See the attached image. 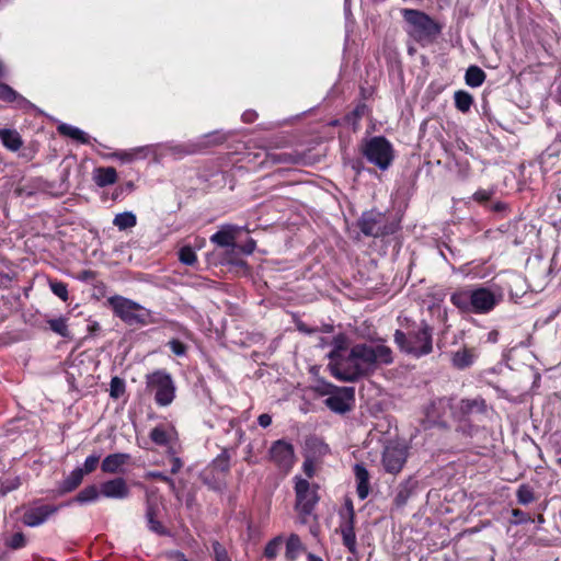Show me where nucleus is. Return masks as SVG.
I'll list each match as a JSON object with an SVG mask.
<instances>
[{
  "label": "nucleus",
  "instance_id": "36",
  "mask_svg": "<svg viewBox=\"0 0 561 561\" xmlns=\"http://www.w3.org/2000/svg\"><path fill=\"white\" fill-rule=\"evenodd\" d=\"M213 466L216 470L220 472H228L230 469V456L227 449H224L220 455L213 461Z\"/></svg>",
  "mask_w": 561,
  "mask_h": 561
},
{
  "label": "nucleus",
  "instance_id": "55",
  "mask_svg": "<svg viewBox=\"0 0 561 561\" xmlns=\"http://www.w3.org/2000/svg\"><path fill=\"white\" fill-rule=\"evenodd\" d=\"M304 471L305 473L307 474L308 478H312L313 473H314V468H313V463L312 461L310 460H306L304 462Z\"/></svg>",
  "mask_w": 561,
  "mask_h": 561
},
{
  "label": "nucleus",
  "instance_id": "49",
  "mask_svg": "<svg viewBox=\"0 0 561 561\" xmlns=\"http://www.w3.org/2000/svg\"><path fill=\"white\" fill-rule=\"evenodd\" d=\"M473 198H474V201L481 202V203L488 202L491 198V193L488 191L481 190V191H478L474 193Z\"/></svg>",
  "mask_w": 561,
  "mask_h": 561
},
{
  "label": "nucleus",
  "instance_id": "15",
  "mask_svg": "<svg viewBox=\"0 0 561 561\" xmlns=\"http://www.w3.org/2000/svg\"><path fill=\"white\" fill-rule=\"evenodd\" d=\"M228 139V135L219 130L211 131L203 135L196 142H191L181 149V152L186 154H194L202 149L218 146L224 144Z\"/></svg>",
  "mask_w": 561,
  "mask_h": 561
},
{
  "label": "nucleus",
  "instance_id": "4",
  "mask_svg": "<svg viewBox=\"0 0 561 561\" xmlns=\"http://www.w3.org/2000/svg\"><path fill=\"white\" fill-rule=\"evenodd\" d=\"M401 14L407 34L422 46L434 43L442 33L443 25L423 11L405 8Z\"/></svg>",
  "mask_w": 561,
  "mask_h": 561
},
{
  "label": "nucleus",
  "instance_id": "43",
  "mask_svg": "<svg viewBox=\"0 0 561 561\" xmlns=\"http://www.w3.org/2000/svg\"><path fill=\"white\" fill-rule=\"evenodd\" d=\"M168 346L170 347L171 352L176 356H184L187 352V346L178 339H172L168 342Z\"/></svg>",
  "mask_w": 561,
  "mask_h": 561
},
{
  "label": "nucleus",
  "instance_id": "29",
  "mask_svg": "<svg viewBox=\"0 0 561 561\" xmlns=\"http://www.w3.org/2000/svg\"><path fill=\"white\" fill-rule=\"evenodd\" d=\"M95 183L100 187L114 184L117 180V172L114 168H98L95 170Z\"/></svg>",
  "mask_w": 561,
  "mask_h": 561
},
{
  "label": "nucleus",
  "instance_id": "7",
  "mask_svg": "<svg viewBox=\"0 0 561 561\" xmlns=\"http://www.w3.org/2000/svg\"><path fill=\"white\" fill-rule=\"evenodd\" d=\"M363 154L380 170H387L393 161L392 145L382 136H376L366 141Z\"/></svg>",
  "mask_w": 561,
  "mask_h": 561
},
{
  "label": "nucleus",
  "instance_id": "62",
  "mask_svg": "<svg viewBox=\"0 0 561 561\" xmlns=\"http://www.w3.org/2000/svg\"><path fill=\"white\" fill-rule=\"evenodd\" d=\"M4 75H5V68L2 64V61L0 60V77H4Z\"/></svg>",
  "mask_w": 561,
  "mask_h": 561
},
{
  "label": "nucleus",
  "instance_id": "23",
  "mask_svg": "<svg viewBox=\"0 0 561 561\" xmlns=\"http://www.w3.org/2000/svg\"><path fill=\"white\" fill-rule=\"evenodd\" d=\"M158 506L150 501L147 502L146 519L151 531L164 536L168 535L165 527L157 519Z\"/></svg>",
  "mask_w": 561,
  "mask_h": 561
},
{
  "label": "nucleus",
  "instance_id": "61",
  "mask_svg": "<svg viewBox=\"0 0 561 561\" xmlns=\"http://www.w3.org/2000/svg\"><path fill=\"white\" fill-rule=\"evenodd\" d=\"M165 483H168V484H169V486H170L171 491H173V492L175 491V483H174V481H173L170 477L168 478V480L165 481Z\"/></svg>",
  "mask_w": 561,
  "mask_h": 561
},
{
  "label": "nucleus",
  "instance_id": "10",
  "mask_svg": "<svg viewBox=\"0 0 561 561\" xmlns=\"http://www.w3.org/2000/svg\"><path fill=\"white\" fill-rule=\"evenodd\" d=\"M323 393L329 394L324 400V404L335 413L344 414L351 411L355 402L354 387L327 385V390Z\"/></svg>",
  "mask_w": 561,
  "mask_h": 561
},
{
  "label": "nucleus",
  "instance_id": "46",
  "mask_svg": "<svg viewBox=\"0 0 561 561\" xmlns=\"http://www.w3.org/2000/svg\"><path fill=\"white\" fill-rule=\"evenodd\" d=\"M343 341H344L343 336H339L335 339V348L333 351H331L329 354V358L331 359L329 367L331 365L332 366L337 365L340 367V365L337 363L333 364L332 362L335 360L340 356V351L343 348V346H342Z\"/></svg>",
  "mask_w": 561,
  "mask_h": 561
},
{
  "label": "nucleus",
  "instance_id": "18",
  "mask_svg": "<svg viewBox=\"0 0 561 561\" xmlns=\"http://www.w3.org/2000/svg\"><path fill=\"white\" fill-rule=\"evenodd\" d=\"M130 455L125 453H115L107 455L101 462V470L104 473H123V467L130 460Z\"/></svg>",
  "mask_w": 561,
  "mask_h": 561
},
{
  "label": "nucleus",
  "instance_id": "5",
  "mask_svg": "<svg viewBox=\"0 0 561 561\" xmlns=\"http://www.w3.org/2000/svg\"><path fill=\"white\" fill-rule=\"evenodd\" d=\"M107 304L114 314L128 325H148L156 322L149 309L131 299L116 295L107 298Z\"/></svg>",
  "mask_w": 561,
  "mask_h": 561
},
{
  "label": "nucleus",
  "instance_id": "16",
  "mask_svg": "<svg viewBox=\"0 0 561 561\" xmlns=\"http://www.w3.org/2000/svg\"><path fill=\"white\" fill-rule=\"evenodd\" d=\"M100 492L105 497L123 500L129 496L130 489L126 480L118 477L101 483Z\"/></svg>",
  "mask_w": 561,
  "mask_h": 561
},
{
  "label": "nucleus",
  "instance_id": "12",
  "mask_svg": "<svg viewBox=\"0 0 561 561\" xmlns=\"http://www.w3.org/2000/svg\"><path fill=\"white\" fill-rule=\"evenodd\" d=\"M296 506L305 515H309L318 503L317 491L311 488L308 480L296 478L295 484Z\"/></svg>",
  "mask_w": 561,
  "mask_h": 561
},
{
  "label": "nucleus",
  "instance_id": "13",
  "mask_svg": "<svg viewBox=\"0 0 561 561\" xmlns=\"http://www.w3.org/2000/svg\"><path fill=\"white\" fill-rule=\"evenodd\" d=\"M408 457V449L404 446L394 444L388 445L382 454V465L387 472L397 474L399 473Z\"/></svg>",
  "mask_w": 561,
  "mask_h": 561
},
{
  "label": "nucleus",
  "instance_id": "48",
  "mask_svg": "<svg viewBox=\"0 0 561 561\" xmlns=\"http://www.w3.org/2000/svg\"><path fill=\"white\" fill-rule=\"evenodd\" d=\"M512 515L516 517V520L514 522L515 524H522L529 520L528 515L518 508H514L512 511Z\"/></svg>",
  "mask_w": 561,
  "mask_h": 561
},
{
  "label": "nucleus",
  "instance_id": "40",
  "mask_svg": "<svg viewBox=\"0 0 561 561\" xmlns=\"http://www.w3.org/2000/svg\"><path fill=\"white\" fill-rule=\"evenodd\" d=\"M179 260L185 265H193L197 257L194 250L191 247H183L179 251Z\"/></svg>",
  "mask_w": 561,
  "mask_h": 561
},
{
  "label": "nucleus",
  "instance_id": "21",
  "mask_svg": "<svg viewBox=\"0 0 561 561\" xmlns=\"http://www.w3.org/2000/svg\"><path fill=\"white\" fill-rule=\"evenodd\" d=\"M354 474L357 482V495L360 500H365L369 494V473L362 463L354 466Z\"/></svg>",
  "mask_w": 561,
  "mask_h": 561
},
{
  "label": "nucleus",
  "instance_id": "11",
  "mask_svg": "<svg viewBox=\"0 0 561 561\" xmlns=\"http://www.w3.org/2000/svg\"><path fill=\"white\" fill-rule=\"evenodd\" d=\"M270 458L278 469L287 473L295 462L293 445L284 439L274 442L270 448Z\"/></svg>",
  "mask_w": 561,
  "mask_h": 561
},
{
  "label": "nucleus",
  "instance_id": "37",
  "mask_svg": "<svg viewBox=\"0 0 561 561\" xmlns=\"http://www.w3.org/2000/svg\"><path fill=\"white\" fill-rule=\"evenodd\" d=\"M283 543V538L280 536L275 537L270 540L264 549V556L268 559H274L279 551V548Z\"/></svg>",
  "mask_w": 561,
  "mask_h": 561
},
{
  "label": "nucleus",
  "instance_id": "22",
  "mask_svg": "<svg viewBox=\"0 0 561 561\" xmlns=\"http://www.w3.org/2000/svg\"><path fill=\"white\" fill-rule=\"evenodd\" d=\"M476 357L473 350L463 347L453 354L451 364L457 369H465L474 363Z\"/></svg>",
  "mask_w": 561,
  "mask_h": 561
},
{
  "label": "nucleus",
  "instance_id": "9",
  "mask_svg": "<svg viewBox=\"0 0 561 561\" xmlns=\"http://www.w3.org/2000/svg\"><path fill=\"white\" fill-rule=\"evenodd\" d=\"M360 231L367 237H382L396 231L393 225H389L386 215L377 210L364 211L358 220Z\"/></svg>",
  "mask_w": 561,
  "mask_h": 561
},
{
  "label": "nucleus",
  "instance_id": "51",
  "mask_svg": "<svg viewBox=\"0 0 561 561\" xmlns=\"http://www.w3.org/2000/svg\"><path fill=\"white\" fill-rule=\"evenodd\" d=\"M171 463H172V466H171V473L172 474L178 473L181 470V468L183 467V462H182V460L179 457H173L171 459Z\"/></svg>",
  "mask_w": 561,
  "mask_h": 561
},
{
  "label": "nucleus",
  "instance_id": "1",
  "mask_svg": "<svg viewBox=\"0 0 561 561\" xmlns=\"http://www.w3.org/2000/svg\"><path fill=\"white\" fill-rule=\"evenodd\" d=\"M346 360L350 363L347 369L331 365L330 371L342 381L353 382L374 374L382 366L392 364L393 353L389 346L381 342L357 343L351 347Z\"/></svg>",
  "mask_w": 561,
  "mask_h": 561
},
{
  "label": "nucleus",
  "instance_id": "3",
  "mask_svg": "<svg viewBox=\"0 0 561 561\" xmlns=\"http://www.w3.org/2000/svg\"><path fill=\"white\" fill-rule=\"evenodd\" d=\"M393 339L401 352L415 358L433 351V328L425 321L412 327L407 333L397 330Z\"/></svg>",
  "mask_w": 561,
  "mask_h": 561
},
{
  "label": "nucleus",
  "instance_id": "26",
  "mask_svg": "<svg viewBox=\"0 0 561 561\" xmlns=\"http://www.w3.org/2000/svg\"><path fill=\"white\" fill-rule=\"evenodd\" d=\"M84 477V471L81 468H77L70 472V474L59 484L58 492L60 494L69 493L77 489Z\"/></svg>",
  "mask_w": 561,
  "mask_h": 561
},
{
  "label": "nucleus",
  "instance_id": "31",
  "mask_svg": "<svg viewBox=\"0 0 561 561\" xmlns=\"http://www.w3.org/2000/svg\"><path fill=\"white\" fill-rule=\"evenodd\" d=\"M485 80V72L478 66H470L465 75L466 83L471 88L480 87Z\"/></svg>",
  "mask_w": 561,
  "mask_h": 561
},
{
  "label": "nucleus",
  "instance_id": "42",
  "mask_svg": "<svg viewBox=\"0 0 561 561\" xmlns=\"http://www.w3.org/2000/svg\"><path fill=\"white\" fill-rule=\"evenodd\" d=\"M51 291L59 297L62 301L68 300L67 285L62 282H50L49 284Z\"/></svg>",
  "mask_w": 561,
  "mask_h": 561
},
{
  "label": "nucleus",
  "instance_id": "27",
  "mask_svg": "<svg viewBox=\"0 0 561 561\" xmlns=\"http://www.w3.org/2000/svg\"><path fill=\"white\" fill-rule=\"evenodd\" d=\"M57 129L60 135L77 140L80 144H89L90 141V136L78 127L60 124Z\"/></svg>",
  "mask_w": 561,
  "mask_h": 561
},
{
  "label": "nucleus",
  "instance_id": "47",
  "mask_svg": "<svg viewBox=\"0 0 561 561\" xmlns=\"http://www.w3.org/2000/svg\"><path fill=\"white\" fill-rule=\"evenodd\" d=\"M169 561H190L185 554L179 550H170L164 553Z\"/></svg>",
  "mask_w": 561,
  "mask_h": 561
},
{
  "label": "nucleus",
  "instance_id": "19",
  "mask_svg": "<svg viewBox=\"0 0 561 561\" xmlns=\"http://www.w3.org/2000/svg\"><path fill=\"white\" fill-rule=\"evenodd\" d=\"M0 100L8 103H15V106L21 110H31L34 107L28 100L3 82H0Z\"/></svg>",
  "mask_w": 561,
  "mask_h": 561
},
{
  "label": "nucleus",
  "instance_id": "39",
  "mask_svg": "<svg viewBox=\"0 0 561 561\" xmlns=\"http://www.w3.org/2000/svg\"><path fill=\"white\" fill-rule=\"evenodd\" d=\"M125 392V382L118 377H113L110 383V396L114 399L121 398Z\"/></svg>",
  "mask_w": 561,
  "mask_h": 561
},
{
  "label": "nucleus",
  "instance_id": "20",
  "mask_svg": "<svg viewBox=\"0 0 561 561\" xmlns=\"http://www.w3.org/2000/svg\"><path fill=\"white\" fill-rule=\"evenodd\" d=\"M458 410L462 416L483 414L486 411L485 400L481 397L462 399L459 402Z\"/></svg>",
  "mask_w": 561,
  "mask_h": 561
},
{
  "label": "nucleus",
  "instance_id": "33",
  "mask_svg": "<svg viewBox=\"0 0 561 561\" xmlns=\"http://www.w3.org/2000/svg\"><path fill=\"white\" fill-rule=\"evenodd\" d=\"M454 99H455V106L458 111H460L462 113L469 112V110L473 103V98L469 92L463 91V90H458L455 92Z\"/></svg>",
  "mask_w": 561,
  "mask_h": 561
},
{
  "label": "nucleus",
  "instance_id": "38",
  "mask_svg": "<svg viewBox=\"0 0 561 561\" xmlns=\"http://www.w3.org/2000/svg\"><path fill=\"white\" fill-rule=\"evenodd\" d=\"M150 438L157 445L164 446L169 443V435L162 426H156L150 432Z\"/></svg>",
  "mask_w": 561,
  "mask_h": 561
},
{
  "label": "nucleus",
  "instance_id": "34",
  "mask_svg": "<svg viewBox=\"0 0 561 561\" xmlns=\"http://www.w3.org/2000/svg\"><path fill=\"white\" fill-rule=\"evenodd\" d=\"M49 329L62 337H70V332L65 318L48 320Z\"/></svg>",
  "mask_w": 561,
  "mask_h": 561
},
{
  "label": "nucleus",
  "instance_id": "28",
  "mask_svg": "<svg viewBox=\"0 0 561 561\" xmlns=\"http://www.w3.org/2000/svg\"><path fill=\"white\" fill-rule=\"evenodd\" d=\"M302 551H305V546L302 545L299 536L291 534L286 542L285 559L287 561H296L299 553Z\"/></svg>",
  "mask_w": 561,
  "mask_h": 561
},
{
  "label": "nucleus",
  "instance_id": "44",
  "mask_svg": "<svg viewBox=\"0 0 561 561\" xmlns=\"http://www.w3.org/2000/svg\"><path fill=\"white\" fill-rule=\"evenodd\" d=\"M99 461H100V456H98V455H91V456L87 457L84 460V463H83V468H82L84 471V474L93 472L96 469Z\"/></svg>",
  "mask_w": 561,
  "mask_h": 561
},
{
  "label": "nucleus",
  "instance_id": "50",
  "mask_svg": "<svg viewBox=\"0 0 561 561\" xmlns=\"http://www.w3.org/2000/svg\"><path fill=\"white\" fill-rule=\"evenodd\" d=\"M257 423H259V425H260V426H262V427H264V428H265V427H267V426H270V425H271V423H272V417H271V415H270V414H267V413H263V414H261V415L257 417Z\"/></svg>",
  "mask_w": 561,
  "mask_h": 561
},
{
  "label": "nucleus",
  "instance_id": "59",
  "mask_svg": "<svg viewBox=\"0 0 561 561\" xmlns=\"http://www.w3.org/2000/svg\"><path fill=\"white\" fill-rule=\"evenodd\" d=\"M507 205L502 202H496L492 205L491 209L496 213L504 211L506 209Z\"/></svg>",
  "mask_w": 561,
  "mask_h": 561
},
{
  "label": "nucleus",
  "instance_id": "25",
  "mask_svg": "<svg viewBox=\"0 0 561 561\" xmlns=\"http://www.w3.org/2000/svg\"><path fill=\"white\" fill-rule=\"evenodd\" d=\"M0 139L2 145L11 151H18L23 146L20 134L14 129L0 128Z\"/></svg>",
  "mask_w": 561,
  "mask_h": 561
},
{
  "label": "nucleus",
  "instance_id": "57",
  "mask_svg": "<svg viewBox=\"0 0 561 561\" xmlns=\"http://www.w3.org/2000/svg\"><path fill=\"white\" fill-rule=\"evenodd\" d=\"M365 111H366V105L365 104H359L353 111V115L356 118H360L365 114Z\"/></svg>",
  "mask_w": 561,
  "mask_h": 561
},
{
  "label": "nucleus",
  "instance_id": "63",
  "mask_svg": "<svg viewBox=\"0 0 561 561\" xmlns=\"http://www.w3.org/2000/svg\"><path fill=\"white\" fill-rule=\"evenodd\" d=\"M298 328H299L300 331H304V332H307V333H311V332L314 331V330L307 329V327H305V325H299Z\"/></svg>",
  "mask_w": 561,
  "mask_h": 561
},
{
  "label": "nucleus",
  "instance_id": "2",
  "mask_svg": "<svg viewBox=\"0 0 561 561\" xmlns=\"http://www.w3.org/2000/svg\"><path fill=\"white\" fill-rule=\"evenodd\" d=\"M503 299L501 291L483 286L460 288L450 296V302L461 312L485 314L491 312Z\"/></svg>",
  "mask_w": 561,
  "mask_h": 561
},
{
  "label": "nucleus",
  "instance_id": "14",
  "mask_svg": "<svg viewBox=\"0 0 561 561\" xmlns=\"http://www.w3.org/2000/svg\"><path fill=\"white\" fill-rule=\"evenodd\" d=\"M244 229L245 227L237 225H222L219 230L210 237V242L220 248H229L234 250L238 248L237 237Z\"/></svg>",
  "mask_w": 561,
  "mask_h": 561
},
{
  "label": "nucleus",
  "instance_id": "32",
  "mask_svg": "<svg viewBox=\"0 0 561 561\" xmlns=\"http://www.w3.org/2000/svg\"><path fill=\"white\" fill-rule=\"evenodd\" d=\"M137 224V217L131 211H124L117 214L113 219V225L118 228V230H126L135 227Z\"/></svg>",
  "mask_w": 561,
  "mask_h": 561
},
{
  "label": "nucleus",
  "instance_id": "30",
  "mask_svg": "<svg viewBox=\"0 0 561 561\" xmlns=\"http://www.w3.org/2000/svg\"><path fill=\"white\" fill-rule=\"evenodd\" d=\"M101 492L95 485H88L82 489L71 501L67 503L70 505L71 503L87 504L90 502H94L99 499Z\"/></svg>",
  "mask_w": 561,
  "mask_h": 561
},
{
  "label": "nucleus",
  "instance_id": "52",
  "mask_svg": "<svg viewBox=\"0 0 561 561\" xmlns=\"http://www.w3.org/2000/svg\"><path fill=\"white\" fill-rule=\"evenodd\" d=\"M146 478L147 479H159V480L165 482L169 477L160 471H149L146 473Z\"/></svg>",
  "mask_w": 561,
  "mask_h": 561
},
{
  "label": "nucleus",
  "instance_id": "35",
  "mask_svg": "<svg viewBox=\"0 0 561 561\" xmlns=\"http://www.w3.org/2000/svg\"><path fill=\"white\" fill-rule=\"evenodd\" d=\"M516 497L519 504L527 505L535 501L533 489L528 484H522L517 489Z\"/></svg>",
  "mask_w": 561,
  "mask_h": 561
},
{
  "label": "nucleus",
  "instance_id": "17",
  "mask_svg": "<svg viewBox=\"0 0 561 561\" xmlns=\"http://www.w3.org/2000/svg\"><path fill=\"white\" fill-rule=\"evenodd\" d=\"M58 511V506L41 505L28 508L22 517L23 523L28 527H36L45 523L49 516Z\"/></svg>",
  "mask_w": 561,
  "mask_h": 561
},
{
  "label": "nucleus",
  "instance_id": "64",
  "mask_svg": "<svg viewBox=\"0 0 561 561\" xmlns=\"http://www.w3.org/2000/svg\"><path fill=\"white\" fill-rule=\"evenodd\" d=\"M91 275H92V272H90V271H84V272H83V275H82V278H83V279H87V278H88V277H90Z\"/></svg>",
  "mask_w": 561,
  "mask_h": 561
},
{
  "label": "nucleus",
  "instance_id": "60",
  "mask_svg": "<svg viewBox=\"0 0 561 561\" xmlns=\"http://www.w3.org/2000/svg\"><path fill=\"white\" fill-rule=\"evenodd\" d=\"M307 559H308V561H323L320 557H318L311 552H309L307 554Z\"/></svg>",
  "mask_w": 561,
  "mask_h": 561
},
{
  "label": "nucleus",
  "instance_id": "6",
  "mask_svg": "<svg viewBox=\"0 0 561 561\" xmlns=\"http://www.w3.org/2000/svg\"><path fill=\"white\" fill-rule=\"evenodd\" d=\"M147 390L154 396L159 407L170 405L175 398V385L169 373L156 370L146 376Z\"/></svg>",
  "mask_w": 561,
  "mask_h": 561
},
{
  "label": "nucleus",
  "instance_id": "53",
  "mask_svg": "<svg viewBox=\"0 0 561 561\" xmlns=\"http://www.w3.org/2000/svg\"><path fill=\"white\" fill-rule=\"evenodd\" d=\"M255 241L253 239H250L243 247H241V250L247 254H251L255 250Z\"/></svg>",
  "mask_w": 561,
  "mask_h": 561
},
{
  "label": "nucleus",
  "instance_id": "56",
  "mask_svg": "<svg viewBox=\"0 0 561 561\" xmlns=\"http://www.w3.org/2000/svg\"><path fill=\"white\" fill-rule=\"evenodd\" d=\"M500 333L497 330H492L486 335V342L496 343L499 341Z\"/></svg>",
  "mask_w": 561,
  "mask_h": 561
},
{
  "label": "nucleus",
  "instance_id": "58",
  "mask_svg": "<svg viewBox=\"0 0 561 561\" xmlns=\"http://www.w3.org/2000/svg\"><path fill=\"white\" fill-rule=\"evenodd\" d=\"M116 156L126 162H130L135 159V153H133V152H119V153H116Z\"/></svg>",
  "mask_w": 561,
  "mask_h": 561
},
{
  "label": "nucleus",
  "instance_id": "54",
  "mask_svg": "<svg viewBox=\"0 0 561 561\" xmlns=\"http://www.w3.org/2000/svg\"><path fill=\"white\" fill-rule=\"evenodd\" d=\"M257 114L256 112L254 111H245L243 114H242V121L244 123H252L255 121Z\"/></svg>",
  "mask_w": 561,
  "mask_h": 561
},
{
  "label": "nucleus",
  "instance_id": "45",
  "mask_svg": "<svg viewBox=\"0 0 561 561\" xmlns=\"http://www.w3.org/2000/svg\"><path fill=\"white\" fill-rule=\"evenodd\" d=\"M213 550L216 561H231L226 549L218 541L213 543Z\"/></svg>",
  "mask_w": 561,
  "mask_h": 561
},
{
  "label": "nucleus",
  "instance_id": "41",
  "mask_svg": "<svg viewBox=\"0 0 561 561\" xmlns=\"http://www.w3.org/2000/svg\"><path fill=\"white\" fill-rule=\"evenodd\" d=\"M25 543L26 539L23 533H15L5 541V545L13 550L23 548Z\"/></svg>",
  "mask_w": 561,
  "mask_h": 561
},
{
  "label": "nucleus",
  "instance_id": "24",
  "mask_svg": "<svg viewBox=\"0 0 561 561\" xmlns=\"http://www.w3.org/2000/svg\"><path fill=\"white\" fill-rule=\"evenodd\" d=\"M416 488V482L412 479H408L398 486L397 494L394 496V504L397 507H403L409 499L412 496Z\"/></svg>",
  "mask_w": 561,
  "mask_h": 561
},
{
  "label": "nucleus",
  "instance_id": "8",
  "mask_svg": "<svg viewBox=\"0 0 561 561\" xmlns=\"http://www.w3.org/2000/svg\"><path fill=\"white\" fill-rule=\"evenodd\" d=\"M341 524L337 531L342 536L343 545L347 548L353 556L347 558V561L358 560V550L355 535V511L351 500L345 501V511L340 512Z\"/></svg>",
  "mask_w": 561,
  "mask_h": 561
}]
</instances>
